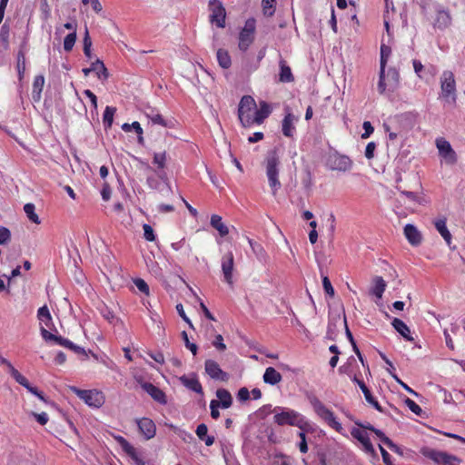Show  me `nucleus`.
<instances>
[{
  "label": "nucleus",
  "instance_id": "obj_34",
  "mask_svg": "<svg viewBox=\"0 0 465 465\" xmlns=\"http://www.w3.org/2000/svg\"><path fill=\"white\" fill-rule=\"evenodd\" d=\"M216 396L220 402V407L228 409L232 403V398L231 393L225 389H218L216 391Z\"/></svg>",
  "mask_w": 465,
  "mask_h": 465
},
{
  "label": "nucleus",
  "instance_id": "obj_47",
  "mask_svg": "<svg viewBox=\"0 0 465 465\" xmlns=\"http://www.w3.org/2000/svg\"><path fill=\"white\" fill-rule=\"evenodd\" d=\"M76 41V31L72 32L71 34H68L64 40V49L66 52H70Z\"/></svg>",
  "mask_w": 465,
  "mask_h": 465
},
{
  "label": "nucleus",
  "instance_id": "obj_46",
  "mask_svg": "<svg viewBox=\"0 0 465 465\" xmlns=\"http://www.w3.org/2000/svg\"><path fill=\"white\" fill-rule=\"evenodd\" d=\"M391 53V47L382 44L381 46V68L385 69Z\"/></svg>",
  "mask_w": 465,
  "mask_h": 465
},
{
  "label": "nucleus",
  "instance_id": "obj_28",
  "mask_svg": "<svg viewBox=\"0 0 465 465\" xmlns=\"http://www.w3.org/2000/svg\"><path fill=\"white\" fill-rule=\"evenodd\" d=\"M451 24V15L447 10H440L438 11L435 18V26L445 29L449 27Z\"/></svg>",
  "mask_w": 465,
  "mask_h": 465
},
{
  "label": "nucleus",
  "instance_id": "obj_8",
  "mask_svg": "<svg viewBox=\"0 0 465 465\" xmlns=\"http://www.w3.org/2000/svg\"><path fill=\"white\" fill-rule=\"evenodd\" d=\"M209 9L211 11L210 22L215 24L219 28L225 27L226 11L220 0H210Z\"/></svg>",
  "mask_w": 465,
  "mask_h": 465
},
{
  "label": "nucleus",
  "instance_id": "obj_62",
  "mask_svg": "<svg viewBox=\"0 0 465 465\" xmlns=\"http://www.w3.org/2000/svg\"><path fill=\"white\" fill-rule=\"evenodd\" d=\"M213 345L219 351H223L226 350V345L223 343V338L221 334L216 335Z\"/></svg>",
  "mask_w": 465,
  "mask_h": 465
},
{
  "label": "nucleus",
  "instance_id": "obj_49",
  "mask_svg": "<svg viewBox=\"0 0 465 465\" xmlns=\"http://www.w3.org/2000/svg\"><path fill=\"white\" fill-rule=\"evenodd\" d=\"M400 193L401 195L406 196L410 201L418 204H423V199L418 193L410 191H401Z\"/></svg>",
  "mask_w": 465,
  "mask_h": 465
},
{
  "label": "nucleus",
  "instance_id": "obj_44",
  "mask_svg": "<svg viewBox=\"0 0 465 465\" xmlns=\"http://www.w3.org/2000/svg\"><path fill=\"white\" fill-rule=\"evenodd\" d=\"M166 160V152L154 153L153 163L155 164L158 169L163 170L165 167Z\"/></svg>",
  "mask_w": 465,
  "mask_h": 465
},
{
  "label": "nucleus",
  "instance_id": "obj_45",
  "mask_svg": "<svg viewBox=\"0 0 465 465\" xmlns=\"http://www.w3.org/2000/svg\"><path fill=\"white\" fill-rule=\"evenodd\" d=\"M9 373L17 383H19L21 386L25 388H28V380L24 375H22L15 368H11V371Z\"/></svg>",
  "mask_w": 465,
  "mask_h": 465
},
{
  "label": "nucleus",
  "instance_id": "obj_51",
  "mask_svg": "<svg viewBox=\"0 0 465 465\" xmlns=\"http://www.w3.org/2000/svg\"><path fill=\"white\" fill-rule=\"evenodd\" d=\"M134 283L136 286V288L143 293L149 295L150 289L148 284L145 282L144 280L141 278H136L134 280Z\"/></svg>",
  "mask_w": 465,
  "mask_h": 465
},
{
  "label": "nucleus",
  "instance_id": "obj_13",
  "mask_svg": "<svg viewBox=\"0 0 465 465\" xmlns=\"http://www.w3.org/2000/svg\"><path fill=\"white\" fill-rule=\"evenodd\" d=\"M388 76L390 77L389 79V85L394 89L398 83H399V78H400V74L398 73L397 70L393 69V68H390L389 71H388ZM387 83L385 82V69L383 68H381L380 69V77H379V83H378V91L380 94H383L386 89H387Z\"/></svg>",
  "mask_w": 465,
  "mask_h": 465
},
{
  "label": "nucleus",
  "instance_id": "obj_16",
  "mask_svg": "<svg viewBox=\"0 0 465 465\" xmlns=\"http://www.w3.org/2000/svg\"><path fill=\"white\" fill-rule=\"evenodd\" d=\"M205 372L213 380L227 381L229 375L223 371L220 365L213 360H206L204 362Z\"/></svg>",
  "mask_w": 465,
  "mask_h": 465
},
{
  "label": "nucleus",
  "instance_id": "obj_10",
  "mask_svg": "<svg viewBox=\"0 0 465 465\" xmlns=\"http://www.w3.org/2000/svg\"><path fill=\"white\" fill-rule=\"evenodd\" d=\"M114 439L135 465H145L142 453L139 452L125 438L118 435L115 436Z\"/></svg>",
  "mask_w": 465,
  "mask_h": 465
},
{
  "label": "nucleus",
  "instance_id": "obj_38",
  "mask_svg": "<svg viewBox=\"0 0 465 465\" xmlns=\"http://www.w3.org/2000/svg\"><path fill=\"white\" fill-rule=\"evenodd\" d=\"M37 318L41 323H44L46 327H50L52 324V315L46 305H44L38 309Z\"/></svg>",
  "mask_w": 465,
  "mask_h": 465
},
{
  "label": "nucleus",
  "instance_id": "obj_21",
  "mask_svg": "<svg viewBox=\"0 0 465 465\" xmlns=\"http://www.w3.org/2000/svg\"><path fill=\"white\" fill-rule=\"evenodd\" d=\"M351 436L359 440L364 450L368 453H374V448L372 446V443L370 440L369 435L364 430L359 429V428H353L351 431Z\"/></svg>",
  "mask_w": 465,
  "mask_h": 465
},
{
  "label": "nucleus",
  "instance_id": "obj_25",
  "mask_svg": "<svg viewBox=\"0 0 465 465\" xmlns=\"http://www.w3.org/2000/svg\"><path fill=\"white\" fill-rule=\"evenodd\" d=\"M145 115L153 124H158L163 127H173L172 122L165 120L155 109L150 108L148 112H145Z\"/></svg>",
  "mask_w": 465,
  "mask_h": 465
},
{
  "label": "nucleus",
  "instance_id": "obj_58",
  "mask_svg": "<svg viewBox=\"0 0 465 465\" xmlns=\"http://www.w3.org/2000/svg\"><path fill=\"white\" fill-rule=\"evenodd\" d=\"M220 407V402L216 400H213L210 402V409H211V417L214 420L219 419L220 412L218 411V408Z\"/></svg>",
  "mask_w": 465,
  "mask_h": 465
},
{
  "label": "nucleus",
  "instance_id": "obj_20",
  "mask_svg": "<svg viewBox=\"0 0 465 465\" xmlns=\"http://www.w3.org/2000/svg\"><path fill=\"white\" fill-rule=\"evenodd\" d=\"M271 114L272 108L270 104L265 101H260L259 108H255L254 116L252 118V125L262 124Z\"/></svg>",
  "mask_w": 465,
  "mask_h": 465
},
{
  "label": "nucleus",
  "instance_id": "obj_3",
  "mask_svg": "<svg viewBox=\"0 0 465 465\" xmlns=\"http://www.w3.org/2000/svg\"><path fill=\"white\" fill-rule=\"evenodd\" d=\"M273 413V422L278 426H294L298 424V419L301 414L295 410L276 406L272 410Z\"/></svg>",
  "mask_w": 465,
  "mask_h": 465
},
{
  "label": "nucleus",
  "instance_id": "obj_27",
  "mask_svg": "<svg viewBox=\"0 0 465 465\" xmlns=\"http://www.w3.org/2000/svg\"><path fill=\"white\" fill-rule=\"evenodd\" d=\"M262 379L267 384L276 385L282 381V377L273 367H268L263 373Z\"/></svg>",
  "mask_w": 465,
  "mask_h": 465
},
{
  "label": "nucleus",
  "instance_id": "obj_12",
  "mask_svg": "<svg viewBox=\"0 0 465 465\" xmlns=\"http://www.w3.org/2000/svg\"><path fill=\"white\" fill-rule=\"evenodd\" d=\"M309 401L313 408L314 412L325 423H328L331 418L335 416L334 412L327 408L315 395L310 396Z\"/></svg>",
  "mask_w": 465,
  "mask_h": 465
},
{
  "label": "nucleus",
  "instance_id": "obj_2",
  "mask_svg": "<svg viewBox=\"0 0 465 465\" xmlns=\"http://www.w3.org/2000/svg\"><path fill=\"white\" fill-rule=\"evenodd\" d=\"M440 96L448 103L456 104L457 87L454 74L450 70L442 72L440 78Z\"/></svg>",
  "mask_w": 465,
  "mask_h": 465
},
{
  "label": "nucleus",
  "instance_id": "obj_22",
  "mask_svg": "<svg viewBox=\"0 0 465 465\" xmlns=\"http://www.w3.org/2000/svg\"><path fill=\"white\" fill-rule=\"evenodd\" d=\"M446 223H447V219L445 217L439 218V219H436L433 221V224H434L436 230L439 232V233L444 239L447 245L450 249H455V246L451 247L452 236H451V233L450 232L449 229L447 228Z\"/></svg>",
  "mask_w": 465,
  "mask_h": 465
},
{
  "label": "nucleus",
  "instance_id": "obj_24",
  "mask_svg": "<svg viewBox=\"0 0 465 465\" xmlns=\"http://www.w3.org/2000/svg\"><path fill=\"white\" fill-rule=\"evenodd\" d=\"M404 235L412 246H418L421 243L422 236L418 229L412 224H406L403 229Z\"/></svg>",
  "mask_w": 465,
  "mask_h": 465
},
{
  "label": "nucleus",
  "instance_id": "obj_55",
  "mask_svg": "<svg viewBox=\"0 0 465 465\" xmlns=\"http://www.w3.org/2000/svg\"><path fill=\"white\" fill-rule=\"evenodd\" d=\"M330 428L333 429L335 431L341 433V435H346L344 432V429L341 426V423L338 421L337 418L334 416L331 420L326 423Z\"/></svg>",
  "mask_w": 465,
  "mask_h": 465
},
{
  "label": "nucleus",
  "instance_id": "obj_48",
  "mask_svg": "<svg viewBox=\"0 0 465 465\" xmlns=\"http://www.w3.org/2000/svg\"><path fill=\"white\" fill-rule=\"evenodd\" d=\"M248 242H249L252 252L258 258H262L264 256L265 251L260 243H258L257 242H255L250 238H248Z\"/></svg>",
  "mask_w": 465,
  "mask_h": 465
},
{
  "label": "nucleus",
  "instance_id": "obj_19",
  "mask_svg": "<svg viewBox=\"0 0 465 465\" xmlns=\"http://www.w3.org/2000/svg\"><path fill=\"white\" fill-rule=\"evenodd\" d=\"M352 381L358 384V386L361 390L362 393L364 394L366 401L368 403H370L371 406H373V408L376 409L378 411L383 412L382 407L376 401V399L372 396L371 391L366 386L364 381L362 380L358 379L356 375H354L352 377Z\"/></svg>",
  "mask_w": 465,
  "mask_h": 465
},
{
  "label": "nucleus",
  "instance_id": "obj_57",
  "mask_svg": "<svg viewBox=\"0 0 465 465\" xmlns=\"http://www.w3.org/2000/svg\"><path fill=\"white\" fill-rule=\"evenodd\" d=\"M298 424L299 425H294L293 427L299 428L301 431H303L305 434L310 430V422L302 414H301L300 418L298 419Z\"/></svg>",
  "mask_w": 465,
  "mask_h": 465
},
{
  "label": "nucleus",
  "instance_id": "obj_36",
  "mask_svg": "<svg viewBox=\"0 0 465 465\" xmlns=\"http://www.w3.org/2000/svg\"><path fill=\"white\" fill-rule=\"evenodd\" d=\"M372 432H374L381 440V442L384 443L391 451L400 454L401 453L400 447L396 445L390 438H388L381 430L375 428Z\"/></svg>",
  "mask_w": 465,
  "mask_h": 465
},
{
  "label": "nucleus",
  "instance_id": "obj_52",
  "mask_svg": "<svg viewBox=\"0 0 465 465\" xmlns=\"http://www.w3.org/2000/svg\"><path fill=\"white\" fill-rule=\"evenodd\" d=\"M143 237L146 241H148V242L155 241V234H154L153 229L151 225L144 223L143 225Z\"/></svg>",
  "mask_w": 465,
  "mask_h": 465
},
{
  "label": "nucleus",
  "instance_id": "obj_50",
  "mask_svg": "<svg viewBox=\"0 0 465 465\" xmlns=\"http://www.w3.org/2000/svg\"><path fill=\"white\" fill-rule=\"evenodd\" d=\"M11 241V232L5 226H0V244H7Z\"/></svg>",
  "mask_w": 465,
  "mask_h": 465
},
{
  "label": "nucleus",
  "instance_id": "obj_54",
  "mask_svg": "<svg viewBox=\"0 0 465 465\" xmlns=\"http://www.w3.org/2000/svg\"><path fill=\"white\" fill-rule=\"evenodd\" d=\"M330 428L333 429L335 431L341 433V435H346L344 432V429L341 426V423L338 421L337 418L334 416L331 420L326 423Z\"/></svg>",
  "mask_w": 465,
  "mask_h": 465
},
{
  "label": "nucleus",
  "instance_id": "obj_35",
  "mask_svg": "<svg viewBox=\"0 0 465 465\" xmlns=\"http://www.w3.org/2000/svg\"><path fill=\"white\" fill-rule=\"evenodd\" d=\"M374 286L371 290V293L378 299H381L386 289V282L381 276H376L373 279Z\"/></svg>",
  "mask_w": 465,
  "mask_h": 465
},
{
  "label": "nucleus",
  "instance_id": "obj_60",
  "mask_svg": "<svg viewBox=\"0 0 465 465\" xmlns=\"http://www.w3.org/2000/svg\"><path fill=\"white\" fill-rule=\"evenodd\" d=\"M405 403L413 413L417 415H420L421 413V408L414 401L408 398L406 399Z\"/></svg>",
  "mask_w": 465,
  "mask_h": 465
},
{
  "label": "nucleus",
  "instance_id": "obj_64",
  "mask_svg": "<svg viewBox=\"0 0 465 465\" xmlns=\"http://www.w3.org/2000/svg\"><path fill=\"white\" fill-rule=\"evenodd\" d=\"M376 149V144L374 142H370L365 148V157L367 159H372L374 157V151Z\"/></svg>",
  "mask_w": 465,
  "mask_h": 465
},
{
  "label": "nucleus",
  "instance_id": "obj_1",
  "mask_svg": "<svg viewBox=\"0 0 465 465\" xmlns=\"http://www.w3.org/2000/svg\"><path fill=\"white\" fill-rule=\"evenodd\" d=\"M279 164L280 159L275 150L268 153L265 158L266 175L269 182V186L273 195L281 188V182L279 180Z\"/></svg>",
  "mask_w": 465,
  "mask_h": 465
},
{
  "label": "nucleus",
  "instance_id": "obj_37",
  "mask_svg": "<svg viewBox=\"0 0 465 465\" xmlns=\"http://www.w3.org/2000/svg\"><path fill=\"white\" fill-rule=\"evenodd\" d=\"M216 56H217L218 64L222 68H223V69L230 68V66L232 64V60H231V56H230L229 53L226 50L222 49V48L218 49Z\"/></svg>",
  "mask_w": 465,
  "mask_h": 465
},
{
  "label": "nucleus",
  "instance_id": "obj_5",
  "mask_svg": "<svg viewBox=\"0 0 465 465\" xmlns=\"http://www.w3.org/2000/svg\"><path fill=\"white\" fill-rule=\"evenodd\" d=\"M70 391L90 407L98 409L104 404L105 396L101 391L81 390L75 386L70 387Z\"/></svg>",
  "mask_w": 465,
  "mask_h": 465
},
{
  "label": "nucleus",
  "instance_id": "obj_32",
  "mask_svg": "<svg viewBox=\"0 0 465 465\" xmlns=\"http://www.w3.org/2000/svg\"><path fill=\"white\" fill-rule=\"evenodd\" d=\"M280 74L279 81L282 83H291L294 80L293 74L292 73V69L289 65H287L284 60L280 61Z\"/></svg>",
  "mask_w": 465,
  "mask_h": 465
},
{
  "label": "nucleus",
  "instance_id": "obj_4",
  "mask_svg": "<svg viewBox=\"0 0 465 465\" xmlns=\"http://www.w3.org/2000/svg\"><path fill=\"white\" fill-rule=\"evenodd\" d=\"M256 103L251 95L242 97L238 107V118L243 127L252 126Z\"/></svg>",
  "mask_w": 465,
  "mask_h": 465
},
{
  "label": "nucleus",
  "instance_id": "obj_61",
  "mask_svg": "<svg viewBox=\"0 0 465 465\" xmlns=\"http://www.w3.org/2000/svg\"><path fill=\"white\" fill-rule=\"evenodd\" d=\"M364 133L361 134L362 139H367L371 136V134L373 133L374 128L371 125V122L365 121L362 124Z\"/></svg>",
  "mask_w": 465,
  "mask_h": 465
},
{
  "label": "nucleus",
  "instance_id": "obj_6",
  "mask_svg": "<svg viewBox=\"0 0 465 465\" xmlns=\"http://www.w3.org/2000/svg\"><path fill=\"white\" fill-rule=\"evenodd\" d=\"M420 453L437 465H460L461 462V460L454 455L428 447L422 448Z\"/></svg>",
  "mask_w": 465,
  "mask_h": 465
},
{
  "label": "nucleus",
  "instance_id": "obj_17",
  "mask_svg": "<svg viewBox=\"0 0 465 465\" xmlns=\"http://www.w3.org/2000/svg\"><path fill=\"white\" fill-rule=\"evenodd\" d=\"M136 423L140 433L145 440H151L155 436L156 426L152 419L143 417L136 420Z\"/></svg>",
  "mask_w": 465,
  "mask_h": 465
},
{
  "label": "nucleus",
  "instance_id": "obj_53",
  "mask_svg": "<svg viewBox=\"0 0 465 465\" xmlns=\"http://www.w3.org/2000/svg\"><path fill=\"white\" fill-rule=\"evenodd\" d=\"M182 337L184 341L185 347L188 348L193 355H196L198 347L195 343L189 341L188 334L185 331H182Z\"/></svg>",
  "mask_w": 465,
  "mask_h": 465
},
{
  "label": "nucleus",
  "instance_id": "obj_33",
  "mask_svg": "<svg viewBox=\"0 0 465 465\" xmlns=\"http://www.w3.org/2000/svg\"><path fill=\"white\" fill-rule=\"evenodd\" d=\"M208 428L204 423H201L197 426L195 433L197 437L204 441L206 446H212L214 443V437L207 434Z\"/></svg>",
  "mask_w": 465,
  "mask_h": 465
},
{
  "label": "nucleus",
  "instance_id": "obj_56",
  "mask_svg": "<svg viewBox=\"0 0 465 465\" xmlns=\"http://www.w3.org/2000/svg\"><path fill=\"white\" fill-rule=\"evenodd\" d=\"M322 286L326 294H328L330 297L334 296V289L328 276H322Z\"/></svg>",
  "mask_w": 465,
  "mask_h": 465
},
{
  "label": "nucleus",
  "instance_id": "obj_31",
  "mask_svg": "<svg viewBox=\"0 0 465 465\" xmlns=\"http://www.w3.org/2000/svg\"><path fill=\"white\" fill-rule=\"evenodd\" d=\"M45 84V77L36 75L33 82L32 97L35 102H38L41 98V93Z\"/></svg>",
  "mask_w": 465,
  "mask_h": 465
},
{
  "label": "nucleus",
  "instance_id": "obj_26",
  "mask_svg": "<svg viewBox=\"0 0 465 465\" xmlns=\"http://www.w3.org/2000/svg\"><path fill=\"white\" fill-rule=\"evenodd\" d=\"M211 226L215 229L221 237H225L229 234V227L223 222V218L218 214H213L210 220Z\"/></svg>",
  "mask_w": 465,
  "mask_h": 465
},
{
  "label": "nucleus",
  "instance_id": "obj_7",
  "mask_svg": "<svg viewBox=\"0 0 465 465\" xmlns=\"http://www.w3.org/2000/svg\"><path fill=\"white\" fill-rule=\"evenodd\" d=\"M255 20L250 18L246 20L244 27L239 34L238 46L241 51L245 52L254 41Z\"/></svg>",
  "mask_w": 465,
  "mask_h": 465
},
{
  "label": "nucleus",
  "instance_id": "obj_40",
  "mask_svg": "<svg viewBox=\"0 0 465 465\" xmlns=\"http://www.w3.org/2000/svg\"><path fill=\"white\" fill-rule=\"evenodd\" d=\"M116 112V108L113 106H106L103 115V123L105 129L112 127L114 122V115Z\"/></svg>",
  "mask_w": 465,
  "mask_h": 465
},
{
  "label": "nucleus",
  "instance_id": "obj_39",
  "mask_svg": "<svg viewBox=\"0 0 465 465\" xmlns=\"http://www.w3.org/2000/svg\"><path fill=\"white\" fill-rule=\"evenodd\" d=\"M55 342L64 348L70 349L77 353H84V350L74 343H73L70 340L65 339L62 336H57L55 339Z\"/></svg>",
  "mask_w": 465,
  "mask_h": 465
},
{
  "label": "nucleus",
  "instance_id": "obj_23",
  "mask_svg": "<svg viewBox=\"0 0 465 465\" xmlns=\"http://www.w3.org/2000/svg\"><path fill=\"white\" fill-rule=\"evenodd\" d=\"M142 388L157 402L161 404H166V396L165 393L150 382H144L142 384Z\"/></svg>",
  "mask_w": 465,
  "mask_h": 465
},
{
  "label": "nucleus",
  "instance_id": "obj_14",
  "mask_svg": "<svg viewBox=\"0 0 465 465\" xmlns=\"http://www.w3.org/2000/svg\"><path fill=\"white\" fill-rule=\"evenodd\" d=\"M285 115L282 121V132L285 137L293 138L296 134V123L299 117L295 116L288 108L285 110Z\"/></svg>",
  "mask_w": 465,
  "mask_h": 465
},
{
  "label": "nucleus",
  "instance_id": "obj_11",
  "mask_svg": "<svg viewBox=\"0 0 465 465\" xmlns=\"http://www.w3.org/2000/svg\"><path fill=\"white\" fill-rule=\"evenodd\" d=\"M328 164L331 170L347 172L352 167V161L346 155L335 153L329 156Z\"/></svg>",
  "mask_w": 465,
  "mask_h": 465
},
{
  "label": "nucleus",
  "instance_id": "obj_41",
  "mask_svg": "<svg viewBox=\"0 0 465 465\" xmlns=\"http://www.w3.org/2000/svg\"><path fill=\"white\" fill-rule=\"evenodd\" d=\"M24 211L27 218L35 224H40L41 221L35 213V206L34 203H28L24 206Z\"/></svg>",
  "mask_w": 465,
  "mask_h": 465
},
{
  "label": "nucleus",
  "instance_id": "obj_59",
  "mask_svg": "<svg viewBox=\"0 0 465 465\" xmlns=\"http://www.w3.org/2000/svg\"><path fill=\"white\" fill-rule=\"evenodd\" d=\"M31 415L41 425H45L49 420V417L46 412H41V413L32 412Z\"/></svg>",
  "mask_w": 465,
  "mask_h": 465
},
{
  "label": "nucleus",
  "instance_id": "obj_29",
  "mask_svg": "<svg viewBox=\"0 0 465 465\" xmlns=\"http://www.w3.org/2000/svg\"><path fill=\"white\" fill-rule=\"evenodd\" d=\"M391 325L404 339L411 341H413V338L411 336V331L403 321L394 318Z\"/></svg>",
  "mask_w": 465,
  "mask_h": 465
},
{
  "label": "nucleus",
  "instance_id": "obj_43",
  "mask_svg": "<svg viewBox=\"0 0 465 465\" xmlns=\"http://www.w3.org/2000/svg\"><path fill=\"white\" fill-rule=\"evenodd\" d=\"M276 0H262V6L263 15L266 16H272L275 13Z\"/></svg>",
  "mask_w": 465,
  "mask_h": 465
},
{
  "label": "nucleus",
  "instance_id": "obj_42",
  "mask_svg": "<svg viewBox=\"0 0 465 465\" xmlns=\"http://www.w3.org/2000/svg\"><path fill=\"white\" fill-rule=\"evenodd\" d=\"M122 129L124 132H131L133 129L135 131V133L138 134V141L139 143H143V128L141 127V124L138 122H134L131 124H124L122 125Z\"/></svg>",
  "mask_w": 465,
  "mask_h": 465
},
{
  "label": "nucleus",
  "instance_id": "obj_30",
  "mask_svg": "<svg viewBox=\"0 0 465 465\" xmlns=\"http://www.w3.org/2000/svg\"><path fill=\"white\" fill-rule=\"evenodd\" d=\"M91 70L96 74L97 77L101 80H107L109 73L103 61L96 59L91 64Z\"/></svg>",
  "mask_w": 465,
  "mask_h": 465
},
{
  "label": "nucleus",
  "instance_id": "obj_18",
  "mask_svg": "<svg viewBox=\"0 0 465 465\" xmlns=\"http://www.w3.org/2000/svg\"><path fill=\"white\" fill-rule=\"evenodd\" d=\"M179 381L188 390L193 391L198 394L203 395V386L195 373H192L190 375H183L179 378Z\"/></svg>",
  "mask_w": 465,
  "mask_h": 465
},
{
  "label": "nucleus",
  "instance_id": "obj_15",
  "mask_svg": "<svg viewBox=\"0 0 465 465\" xmlns=\"http://www.w3.org/2000/svg\"><path fill=\"white\" fill-rule=\"evenodd\" d=\"M222 271L223 273L224 281L229 284H233L232 272L234 270V256L232 252H227L222 257L221 261Z\"/></svg>",
  "mask_w": 465,
  "mask_h": 465
},
{
  "label": "nucleus",
  "instance_id": "obj_63",
  "mask_svg": "<svg viewBox=\"0 0 465 465\" xmlns=\"http://www.w3.org/2000/svg\"><path fill=\"white\" fill-rule=\"evenodd\" d=\"M176 311H177L178 314L180 315V317L185 322H187L191 328H193L192 322L190 321V319L187 317V315L184 312L183 304H181V303L177 304L176 305Z\"/></svg>",
  "mask_w": 465,
  "mask_h": 465
},
{
  "label": "nucleus",
  "instance_id": "obj_9",
  "mask_svg": "<svg viewBox=\"0 0 465 465\" xmlns=\"http://www.w3.org/2000/svg\"><path fill=\"white\" fill-rule=\"evenodd\" d=\"M436 146L439 151V155L444 160L446 164L453 165L457 163V153L452 149L450 142L445 138H437Z\"/></svg>",
  "mask_w": 465,
  "mask_h": 465
}]
</instances>
